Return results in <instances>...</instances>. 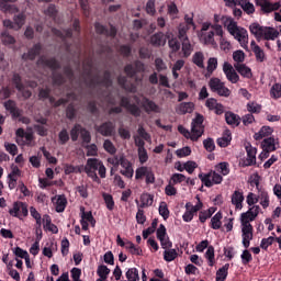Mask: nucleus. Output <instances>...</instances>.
Instances as JSON below:
<instances>
[{
    "mask_svg": "<svg viewBox=\"0 0 281 281\" xmlns=\"http://www.w3.org/2000/svg\"><path fill=\"white\" fill-rule=\"evenodd\" d=\"M10 3H16V0H0L1 12H4L5 14H15V12H19V8Z\"/></svg>",
    "mask_w": 281,
    "mask_h": 281,
    "instance_id": "obj_16",
    "label": "nucleus"
},
{
    "mask_svg": "<svg viewBox=\"0 0 281 281\" xmlns=\"http://www.w3.org/2000/svg\"><path fill=\"white\" fill-rule=\"evenodd\" d=\"M119 85H121V87L125 88L126 91H132V92L137 91V87H135L133 85H128V82L126 81V78H124V77L119 78Z\"/></svg>",
    "mask_w": 281,
    "mask_h": 281,
    "instance_id": "obj_56",
    "label": "nucleus"
},
{
    "mask_svg": "<svg viewBox=\"0 0 281 281\" xmlns=\"http://www.w3.org/2000/svg\"><path fill=\"white\" fill-rule=\"evenodd\" d=\"M135 71H144V64H142V61H137L135 64V68L131 65H127L125 67V74H127L130 78H133V75L135 74Z\"/></svg>",
    "mask_w": 281,
    "mask_h": 281,
    "instance_id": "obj_33",
    "label": "nucleus"
},
{
    "mask_svg": "<svg viewBox=\"0 0 281 281\" xmlns=\"http://www.w3.org/2000/svg\"><path fill=\"white\" fill-rule=\"evenodd\" d=\"M103 199L108 210L111 211L115 207V202L113 201V196L111 194L104 193Z\"/></svg>",
    "mask_w": 281,
    "mask_h": 281,
    "instance_id": "obj_61",
    "label": "nucleus"
},
{
    "mask_svg": "<svg viewBox=\"0 0 281 281\" xmlns=\"http://www.w3.org/2000/svg\"><path fill=\"white\" fill-rule=\"evenodd\" d=\"M97 273L99 276V280H106V278H109V273H111V270L106 266H99Z\"/></svg>",
    "mask_w": 281,
    "mask_h": 281,
    "instance_id": "obj_47",
    "label": "nucleus"
},
{
    "mask_svg": "<svg viewBox=\"0 0 281 281\" xmlns=\"http://www.w3.org/2000/svg\"><path fill=\"white\" fill-rule=\"evenodd\" d=\"M0 38L3 45L7 46L14 45L16 43L14 36H12L8 31L2 32Z\"/></svg>",
    "mask_w": 281,
    "mask_h": 281,
    "instance_id": "obj_36",
    "label": "nucleus"
},
{
    "mask_svg": "<svg viewBox=\"0 0 281 281\" xmlns=\"http://www.w3.org/2000/svg\"><path fill=\"white\" fill-rule=\"evenodd\" d=\"M4 108L12 114V117H19V115H21L19 109H16V103L12 100L4 102Z\"/></svg>",
    "mask_w": 281,
    "mask_h": 281,
    "instance_id": "obj_34",
    "label": "nucleus"
},
{
    "mask_svg": "<svg viewBox=\"0 0 281 281\" xmlns=\"http://www.w3.org/2000/svg\"><path fill=\"white\" fill-rule=\"evenodd\" d=\"M30 214H31V216L36 221V225H38V227H42V225H43V218L41 217V213H38V211L36 210V207L31 206V207H30Z\"/></svg>",
    "mask_w": 281,
    "mask_h": 281,
    "instance_id": "obj_50",
    "label": "nucleus"
},
{
    "mask_svg": "<svg viewBox=\"0 0 281 281\" xmlns=\"http://www.w3.org/2000/svg\"><path fill=\"white\" fill-rule=\"evenodd\" d=\"M221 24H212L211 22L202 23L201 31L199 33V40L203 45H211V47H216V40H214V26Z\"/></svg>",
    "mask_w": 281,
    "mask_h": 281,
    "instance_id": "obj_6",
    "label": "nucleus"
},
{
    "mask_svg": "<svg viewBox=\"0 0 281 281\" xmlns=\"http://www.w3.org/2000/svg\"><path fill=\"white\" fill-rule=\"evenodd\" d=\"M78 135H81L83 144H89V142H91V135L89 134V132L83 130L80 125H75V128H72L70 132V137L72 142L78 140Z\"/></svg>",
    "mask_w": 281,
    "mask_h": 281,
    "instance_id": "obj_12",
    "label": "nucleus"
},
{
    "mask_svg": "<svg viewBox=\"0 0 281 281\" xmlns=\"http://www.w3.org/2000/svg\"><path fill=\"white\" fill-rule=\"evenodd\" d=\"M168 45L171 52H179V49H181V44H179V40H177V37L169 40Z\"/></svg>",
    "mask_w": 281,
    "mask_h": 281,
    "instance_id": "obj_62",
    "label": "nucleus"
},
{
    "mask_svg": "<svg viewBox=\"0 0 281 281\" xmlns=\"http://www.w3.org/2000/svg\"><path fill=\"white\" fill-rule=\"evenodd\" d=\"M280 36V32L271 26H266L263 29V34L261 35V41H276Z\"/></svg>",
    "mask_w": 281,
    "mask_h": 281,
    "instance_id": "obj_19",
    "label": "nucleus"
},
{
    "mask_svg": "<svg viewBox=\"0 0 281 281\" xmlns=\"http://www.w3.org/2000/svg\"><path fill=\"white\" fill-rule=\"evenodd\" d=\"M214 32L216 36H220L218 43H220V49L224 52L225 54H229L232 52V42L225 37V32L223 31L222 25H215L213 26Z\"/></svg>",
    "mask_w": 281,
    "mask_h": 281,
    "instance_id": "obj_9",
    "label": "nucleus"
},
{
    "mask_svg": "<svg viewBox=\"0 0 281 281\" xmlns=\"http://www.w3.org/2000/svg\"><path fill=\"white\" fill-rule=\"evenodd\" d=\"M224 27H226L228 34L239 43L243 49H249V32L243 26H238V23L232 18L223 19Z\"/></svg>",
    "mask_w": 281,
    "mask_h": 281,
    "instance_id": "obj_3",
    "label": "nucleus"
},
{
    "mask_svg": "<svg viewBox=\"0 0 281 281\" xmlns=\"http://www.w3.org/2000/svg\"><path fill=\"white\" fill-rule=\"evenodd\" d=\"M199 179L202 181L205 188H212V186H218L223 183V176L216 171H210L209 173H200Z\"/></svg>",
    "mask_w": 281,
    "mask_h": 281,
    "instance_id": "obj_7",
    "label": "nucleus"
},
{
    "mask_svg": "<svg viewBox=\"0 0 281 281\" xmlns=\"http://www.w3.org/2000/svg\"><path fill=\"white\" fill-rule=\"evenodd\" d=\"M4 148H5L7 153H9L12 156H14L19 153V147H16V145L12 144V143H4Z\"/></svg>",
    "mask_w": 281,
    "mask_h": 281,
    "instance_id": "obj_63",
    "label": "nucleus"
},
{
    "mask_svg": "<svg viewBox=\"0 0 281 281\" xmlns=\"http://www.w3.org/2000/svg\"><path fill=\"white\" fill-rule=\"evenodd\" d=\"M245 201V195L240 191H234L232 195V203L235 205L236 210H243V202Z\"/></svg>",
    "mask_w": 281,
    "mask_h": 281,
    "instance_id": "obj_24",
    "label": "nucleus"
},
{
    "mask_svg": "<svg viewBox=\"0 0 281 281\" xmlns=\"http://www.w3.org/2000/svg\"><path fill=\"white\" fill-rule=\"evenodd\" d=\"M13 23L15 25V31L21 30V27L25 25V14L20 13L18 15H14Z\"/></svg>",
    "mask_w": 281,
    "mask_h": 281,
    "instance_id": "obj_43",
    "label": "nucleus"
},
{
    "mask_svg": "<svg viewBox=\"0 0 281 281\" xmlns=\"http://www.w3.org/2000/svg\"><path fill=\"white\" fill-rule=\"evenodd\" d=\"M223 71H224L227 80L229 82H232L233 85H236V82H238V80H240V77L234 69V66H232V64H229L227 61L224 63V65H223Z\"/></svg>",
    "mask_w": 281,
    "mask_h": 281,
    "instance_id": "obj_14",
    "label": "nucleus"
},
{
    "mask_svg": "<svg viewBox=\"0 0 281 281\" xmlns=\"http://www.w3.org/2000/svg\"><path fill=\"white\" fill-rule=\"evenodd\" d=\"M167 12L171 19H177V14H179V9L175 2H171L167 7Z\"/></svg>",
    "mask_w": 281,
    "mask_h": 281,
    "instance_id": "obj_54",
    "label": "nucleus"
},
{
    "mask_svg": "<svg viewBox=\"0 0 281 281\" xmlns=\"http://www.w3.org/2000/svg\"><path fill=\"white\" fill-rule=\"evenodd\" d=\"M186 181V176L182 173H173L170 178V181L173 186H177V183H183Z\"/></svg>",
    "mask_w": 281,
    "mask_h": 281,
    "instance_id": "obj_60",
    "label": "nucleus"
},
{
    "mask_svg": "<svg viewBox=\"0 0 281 281\" xmlns=\"http://www.w3.org/2000/svg\"><path fill=\"white\" fill-rule=\"evenodd\" d=\"M9 214L15 218H19L20 221H23V218L30 214V211L27 210L26 203L14 202L12 209L9 210Z\"/></svg>",
    "mask_w": 281,
    "mask_h": 281,
    "instance_id": "obj_10",
    "label": "nucleus"
},
{
    "mask_svg": "<svg viewBox=\"0 0 281 281\" xmlns=\"http://www.w3.org/2000/svg\"><path fill=\"white\" fill-rule=\"evenodd\" d=\"M178 131L179 133H181V135L187 137V139H192V142H196V139H199V137L203 135V115L196 114L195 119H193L191 123V132L186 130V127H183L182 125L178 126Z\"/></svg>",
    "mask_w": 281,
    "mask_h": 281,
    "instance_id": "obj_4",
    "label": "nucleus"
},
{
    "mask_svg": "<svg viewBox=\"0 0 281 281\" xmlns=\"http://www.w3.org/2000/svg\"><path fill=\"white\" fill-rule=\"evenodd\" d=\"M194 103L193 102H182L176 106V113L178 115H186L188 113H193Z\"/></svg>",
    "mask_w": 281,
    "mask_h": 281,
    "instance_id": "obj_20",
    "label": "nucleus"
},
{
    "mask_svg": "<svg viewBox=\"0 0 281 281\" xmlns=\"http://www.w3.org/2000/svg\"><path fill=\"white\" fill-rule=\"evenodd\" d=\"M146 178V183H155V173L150 167H139L136 169L135 179Z\"/></svg>",
    "mask_w": 281,
    "mask_h": 281,
    "instance_id": "obj_11",
    "label": "nucleus"
},
{
    "mask_svg": "<svg viewBox=\"0 0 281 281\" xmlns=\"http://www.w3.org/2000/svg\"><path fill=\"white\" fill-rule=\"evenodd\" d=\"M41 150L45 159L48 161V164H54V165L58 164V159L52 156V154L47 149H45V147H41Z\"/></svg>",
    "mask_w": 281,
    "mask_h": 281,
    "instance_id": "obj_58",
    "label": "nucleus"
},
{
    "mask_svg": "<svg viewBox=\"0 0 281 281\" xmlns=\"http://www.w3.org/2000/svg\"><path fill=\"white\" fill-rule=\"evenodd\" d=\"M209 87L211 91H214L215 93L224 98H229L232 93V91L228 90V88L225 87V83L218 78H211L209 81Z\"/></svg>",
    "mask_w": 281,
    "mask_h": 281,
    "instance_id": "obj_8",
    "label": "nucleus"
},
{
    "mask_svg": "<svg viewBox=\"0 0 281 281\" xmlns=\"http://www.w3.org/2000/svg\"><path fill=\"white\" fill-rule=\"evenodd\" d=\"M235 69L236 71H238V74H240V76H243L244 78H251L252 74H251V68L247 67L244 64H237L235 65Z\"/></svg>",
    "mask_w": 281,
    "mask_h": 281,
    "instance_id": "obj_30",
    "label": "nucleus"
},
{
    "mask_svg": "<svg viewBox=\"0 0 281 281\" xmlns=\"http://www.w3.org/2000/svg\"><path fill=\"white\" fill-rule=\"evenodd\" d=\"M246 150L248 156L247 161L249 166H251V164H256V154L258 153V149H256V147L248 146L246 147Z\"/></svg>",
    "mask_w": 281,
    "mask_h": 281,
    "instance_id": "obj_41",
    "label": "nucleus"
},
{
    "mask_svg": "<svg viewBox=\"0 0 281 281\" xmlns=\"http://www.w3.org/2000/svg\"><path fill=\"white\" fill-rule=\"evenodd\" d=\"M259 201H260V205L263 209H267V206L269 205V193H267V191H260Z\"/></svg>",
    "mask_w": 281,
    "mask_h": 281,
    "instance_id": "obj_57",
    "label": "nucleus"
},
{
    "mask_svg": "<svg viewBox=\"0 0 281 281\" xmlns=\"http://www.w3.org/2000/svg\"><path fill=\"white\" fill-rule=\"evenodd\" d=\"M267 26H262L257 22H254L249 25V32L257 38L258 41H262V34L265 33V29Z\"/></svg>",
    "mask_w": 281,
    "mask_h": 281,
    "instance_id": "obj_21",
    "label": "nucleus"
},
{
    "mask_svg": "<svg viewBox=\"0 0 281 281\" xmlns=\"http://www.w3.org/2000/svg\"><path fill=\"white\" fill-rule=\"evenodd\" d=\"M114 131L115 125H113V123H104L99 127V133H101V135H105L106 137H109V135H113Z\"/></svg>",
    "mask_w": 281,
    "mask_h": 281,
    "instance_id": "obj_31",
    "label": "nucleus"
},
{
    "mask_svg": "<svg viewBox=\"0 0 281 281\" xmlns=\"http://www.w3.org/2000/svg\"><path fill=\"white\" fill-rule=\"evenodd\" d=\"M176 155L180 159L183 157H190V155H192V149H190V147H182L176 150Z\"/></svg>",
    "mask_w": 281,
    "mask_h": 281,
    "instance_id": "obj_59",
    "label": "nucleus"
},
{
    "mask_svg": "<svg viewBox=\"0 0 281 281\" xmlns=\"http://www.w3.org/2000/svg\"><path fill=\"white\" fill-rule=\"evenodd\" d=\"M225 121L229 126H238L240 124V117L232 112L225 113Z\"/></svg>",
    "mask_w": 281,
    "mask_h": 281,
    "instance_id": "obj_32",
    "label": "nucleus"
},
{
    "mask_svg": "<svg viewBox=\"0 0 281 281\" xmlns=\"http://www.w3.org/2000/svg\"><path fill=\"white\" fill-rule=\"evenodd\" d=\"M259 201V195L254 192H249L246 196V203L249 205L247 212L240 214V227H241V243L245 249H249L251 240H254V226L252 221L258 218L260 214V206L256 205Z\"/></svg>",
    "mask_w": 281,
    "mask_h": 281,
    "instance_id": "obj_1",
    "label": "nucleus"
},
{
    "mask_svg": "<svg viewBox=\"0 0 281 281\" xmlns=\"http://www.w3.org/2000/svg\"><path fill=\"white\" fill-rule=\"evenodd\" d=\"M178 254L176 249H165L164 259L166 262H172L177 258Z\"/></svg>",
    "mask_w": 281,
    "mask_h": 281,
    "instance_id": "obj_49",
    "label": "nucleus"
},
{
    "mask_svg": "<svg viewBox=\"0 0 281 281\" xmlns=\"http://www.w3.org/2000/svg\"><path fill=\"white\" fill-rule=\"evenodd\" d=\"M83 170V167H75L74 165H69V164H66L64 165V171H65V175H74V173H78V172H82Z\"/></svg>",
    "mask_w": 281,
    "mask_h": 281,
    "instance_id": "obj_45",
    "label": "nucleus"
},
{
    "mask_svg": "<svg viewBox=\"0 0 281 281\" xmlns=\"http://www.w3.org/2000/svg\"><path fill=\"white\" fill-rule=\"evenodd\" d=\"M192 63L193 65H196L200 69L205 68V55L203 52H196L192 56Z\"/></svg>",
    "mask_w": 281,
    "mask_h": 281,
    "instance_id": "obj_27",
    "label": "nucleus"
},
{
    "mask_svg": "<svg viewBox=\"0 0 281 281\" xmlns=\"http://www.w3.org/2000/svg\"><path fill=\"white\" fill-rule=\"evenodd\" d=\"M122 106L128 111L132 115L135 117H139L142 115V110H139V106H143L147 113L154 112L159 113V105H156L155 102L142 97L137 98L134 97L132 99L123 98L121 100Z\"/></svg>",
    "mask_w": 281,
    "mask_h": 281,
    "instance_id": "obj_2",
    "label": "nucleus"
},
{
    "mask_svg": "<svg viewBox=\"0 0 281 281\" xmlns=\"http://www.w3.org/2000/svg\"><path fill=\"white\" fill-rule=\"evenodd\" d=\"M247 111H249V113H260V111H262V105L250 101L247 103Z\"/></svg>",
    "mask_w": 281,
    "mask_h": 281,
    "instance_id": "obj_53",
    "label": "nucleus"
},
{
    "mask_svg": "<svg viewBox=\"0 0 281 281\" xmlns=\"http://www.w3.org/2000/svg\"><path fill=\"white\" fill-rule=\"evenodd\" d=\"M273 134V130L269 126H262L257 133H255L254 138L258 142L265 139V137H270Z\"/></svg>",
    "mask_w": 281,
    "mask_h": 281,
    "instance_id": "obj_26",
    "label": "nucleus"
},
{
    "mask_svg": "<svg viewBox=\"0 0 281 281\" xmlns=\"http://www.w3.org/2000/svg\"><path fill=\"white\" fill-rule=\"evenodd\" d=\"M256 5H259L265 14H269V12H274V10H280V2L271 3V0H256Z\"/></svg>",
    "mask_w": 281,
    "mask_h": 281,
    "instance_id": "obj_13",
    "label": "nucleus"
},
{
    "mask_svg": "<svg viewBox=\"0 0 281 281\" xmlns=\"http://www.w3.org/2000/svg\"><path fill=\"white\" fill-rule=\"evenodd\" d=\"M280 142L278 140V138L274 137H268L261 143L262 150H270V153H273V150H278Z\"/></svg>",
    "mask_w": 281,
    "mask_h": 281,
    "instance_id": "obj_17",
    "label": "nucleus"
},
{
    "mask_svg": "<svg viewBox=\"0 0 281 281\" xmlns=\"http://www.w3.org/2000/svg\"><path fill=\"white\" fill-rule=\"evenodd\" d=\"M198 202L195 205H193L192 203L188 202L186 204V210H190L192 211L193 214H196V212H199L200 210L203 209V202L199 199V196H196Z\"/></svg>",
    "mask_w": 281,
    "mask_h": 281,
    "instance_id": "obj_44",
    "label": "nucleus"
},
{
    "mask_svg": "<svg viewBox=\"0 0 281 281\" xmlns=\"http://www.w3.org/2000/svg\"><path fill=\"white\" fill-rule=\"evenodd\" d=\"M223 214L221 212H217L212 218H211V227L212 229H221L223 222Z\"/></svg>",
    "mask_w": 281,
    "mask_h": 281,
    "instance_id": "obj_37",
    "label": "nucleus"
},
{
    "mask_svg": "<svg viewBox=\"0 0 281 281\" xmlns=\"http://www.w3.org/2000/svg\"><path fill=\"white\" fill-rule=\"evenodd\" d=\"M146 12L150 14V16H155L157 10L155 9V0H148L146 3Z\"/></svg>",
    "mask_w": 281,
    "mask_h": 281,
    "instance_id": "obj_64",
    "label": "nucleus"
},
{
    "mask_svg": "<svg viewBox=\"0 0 281 281\" xmlns=\"http://www.w3.org/2000/svg\"><path fill=\"white\" fill-rule=\"evenodd\" d=\"M150 205H153V195L148 193H143L140 195V204L138 205V207H150Z\"/></svg>",
    "mask_w": 281,
    "mask_h": 281,
    "instance_id": "obj_40",
    "label": "nucleus"
},
{
    "mask_svg": "<svg viewBox=\"0 0 281 281\" xmlns=\"http://www.w3.org/2000/svg\"><path fill=\"white\" fill-rule=\"evenodd\" d=\"M217 67H218V59L216 57L209 58L207 68H206L209 74H213Z\"/></svg>",
    "mask_w": 281,
    "mask_h": 281,
    "instance_id": "obj_55",
    "label": "nucleus"
},
{
    "mask_svg": "<svg viewBox=\"0 0 281 281\" xmlns=\"http://www.w3.org/2000/svg\"><path fill=\"white\" fill-rule=\"evenodd\" d=\"M227 271H229V263H225L216 272V281H225L227 279Z\"/></svg>",
    "mask_w": 281,
    "mask_h": 281,
    "instance_id": "obj_39",
    "label": "nucleus"
},
{
    "mask_svg": "<svg viewBox=\"0 0 281 281\" xmlns=\"http://www.w3.org/2000/svg\"><path fill=\"white\" fill-rule=\"evenodd\" d=\"M215 172H218L222 177H227V175H229V162L215 165Z\"/></svg>",
    "mask_w": 281,
    "mask_h": 281,
    "instance_id": "obj_35",
    "label": "nucleus"
},
{
    "mask_svg": "<svg viewBox=\"0 0 281 281\" xmlns=\"http://www.w3.org/2000/svg\"><path fill=\"white\" fill-rule=\"evenodd\" d=\"M205 258L206 260H209V267H214V247L213 246H209L207 250L205 252Z\"/></svg>",
    "mask_w": 281,
    "mask_h": 281,
    "instance_id": "obj_52",
    "label": "nucleus"
},
{
    "mask_svg": "<svg viewBox=\"0 0 281 281\" xmlns=\"http://www.w3.org/2000/svg\"><path fill=\"white\" fill-rule=\"evenodd\" d=\"M239 5H241L244 12L247 14H254L256 12V7L249 0H239Z\"/></svg>",
    "mask_w": 281,
    "mask_h": 281,
    "instance_id": "obj_38",
    "label": "nucleus"
},
{
    "mask_svg": "<svg viewBox=\"0 0 281 281\" xmlns=\"http://www.w3.org/2000/svg\"><path fill=\"white\" fill-rule=\"evenodd\" d=\"M250 49L254 52L258 63H265V50L256 44V41L250 42Z\"/></svg>",
    "mask_w": 281,
    "mask_h": 281,
    "instance_id": "obj_23",
    "label": "nucleus"
},
{
    "mask_svg": "<svg viewBox=\"0 0 281 281\" xmlns=\"http://www.w3.org/2000/svg\"><path fill=\"white\" fill-rule=\"evenodd\" d=\"M55 203L56 212H65V207H67V199L64 195H56L53 199Z\"/></svg>",
    "mask_w": 281,
    "mask_h": 281,
    "instance_id": "obj_28",
    "label": "nucleus"
},
{
    "mask_svg": "<svg viewBox=\"0 0 281 281\" xmlns=\"http://www.w3.org/2000/svg\"><path fill=\"white\" fill-rule=\"evenodd\" d=\"M270 97L273 98V100H279L281 97V83H274L270 89Z\"/></svg>",
    "mask_w": 281,
    "mask_h": 281,
    "instance_id": "obj_48",
    "label": "nucleus"
},
{
    "mask_svg": "<svg viewBox=\"0 0 281 281\" xmlns=\"http://www.w3.org/2000/svg\"><path fill=\"white\" fill-rule=\"evenodd\" d=\"M21 177V169L16 165H11V172L8 175V186L10 190L16 188V181Z\"/></svg>",
    "mask_w": 281,
    "mask_h": 281,
    "instance_id": "obj_15",
    "label": "nucleus"
},
{
    "mask_svg": "<svg viewBox=\"0 0 281 281\" xmlns=\"http://www.w3.org/2000/svg\"><path fill=\"white\" fill-rule=\"evenodd\" d=\"M43 224L46 232H50L52 234H58V226L52 223V217H49V215L43 216Z\"/></svg>",
    "mask_w": 281,
    "mask_h": 281,
    "instance_id": "obj_25",
    "label": "nucleus"
},
{
    "mask_svg": "<svg viewBox=\"0 0 281 281\" xmlns=\"http://www.w3.org/2000/svg\"><path fill=\"white\" fill-rule=\"evenodd\" d=\"M181 41V54L183 58H189L192 55V52H194V46L192 43H190V38L184 37V40Z\"/></svg>",
    "mask_w": 281,
    "mask_h": 281,
    "instance_id": "obj_18",
    "label": "nucleus"
},
{
    "mask_svg": "<svg viewBox=\"0 0 281 281\" xmlns=\"http://www.w3.org/2000/svg\"><path fill=\"white\" fill-rule=\"evenodd\" d=\"M150 43L156 47H161L166 45V35L164 33H156L151 36Z\"/></svg>",
    "mask_w": 281,
    "mask_h": 281,
    "instance_id": "obj_29",
    "label": "nucleus"
},
{
    "mask_svg": "<svg viewBox=\"0 0 281 281\" xmlns=\"http://www.w3.org/2000/svg\"><path fill=\"white\" fill-rule=\"evenodd\" d=\"M184 65H186V61L183 59H179L175 63V65L172 67V76H173L175 80H177V78H179L178 71H181V69H183Z\"/></svg>",
    "mask_w": 281,
    "mask_h": 281,
    "instance_id": "obj_42",
    "label": "nucleus"
},
{
    "mask_svg": "<svg viewBox=\"0 0 281 281\" xmlns=\"http://www.w3.org/2000/svg\"><path fill=\"white\" fill-rule=\"evenodd\" d=\"M158 211L164 221H168L170 211L168 210V204L166 202H160Z\"/></svg>",
    "mask_w": 281,
    "mask_h": 281,
    "instance_id": "obj_46",
    "label": "nucleus"
},
{
    "mask_svg": "<svg viewBox=\"0 0 281 281\" xmlns=\"http://www.w3.org/2000/svg\"><path fill=\"white\" fill-rule=\"evenodd\" d=\"M83 170L88 177H90V179L94 180L97 183H100V178H98V173H95L97 170L101 179L106 177V167H104V164H102L101 160L97 158H89L86 166L83 167Z\"/></svg>",
    "mask_w": 281,
    "mask_h": 281,
    "instance_id": "obj_5",
    "label": "nucleus"
},
{
    "mask_svg": "<svg viewBox=\"0 0 281 281\" xmlns=\"http://www.w3.org/2000/svg\"><path fill=\"white\" fill-rule=\"evenodd\" d=\"M12 82L18 91L22 93L23 98H30L32 95V92H30V90H25L23 83H21V77L19 75H13Z\"/></svg>",
    "mask_w": 281,
    "mask_h": 281,
    "instance_id": "obj_22",
    "label": "nucleus"
},
{
    "mask_svg": "<svg viewBox=\"0 0 281 281\" xmlns=\"http://www.w3.org/2000/svg\"><path fill=\"white\" fill-rule=\"evenodd\" d=\"M191 27L186 25V24H180L178 27V36L180 38V41H183L184 38H188V30H190Z\"/></svg>",
    "mask_w": 281,
    "mask_h": 281,
    "instance_id": "obj_51",
    "label": "nucleus"
}]
</instances>
